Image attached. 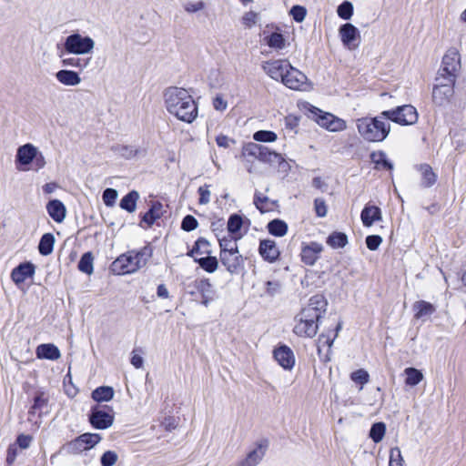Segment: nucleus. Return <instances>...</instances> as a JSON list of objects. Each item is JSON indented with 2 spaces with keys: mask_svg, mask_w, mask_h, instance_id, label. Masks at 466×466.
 <instances>
[{
  "mask_svg": "<svg viewBox=\"0 0 466 466\" xmlns=\"http://www.w3.org/2000/svg\"><path fill=\"white\" fill-rule=\"evenodd\" d=\"M220 253H228L238 250L236 239L230 236L218 238Z\"/></svg>",
  "mask_w": 466,
  "mask_h": 466,
  "instance_id": "45",
  "label": "nucleus"
},
{
  "mask_svg": "<svg viewBox=\"0 0 466 466\" xmlns=\"http://www.w3.org/2000/svg\"><path fill=\"white\" fill-rule=\"evenodd\" d=\"M80 441L86 451L95 447L101 441V436L97 433L86 432L80 435Z\"/></svg>",
  "mask_w": 466,
  "mask_h": 466,
  "instance_id": "44",
  "label": "nucleus"
},
{
  "mask_svg": "<svg viewBox=\"0 0 466 466\" xmlns=\"http://www.w3.org/2000/svg\"><path fill=\"white\" fill-rule=\"evenodd\" d=\"M91 396L97 402L109 401L114 397V390L109 386H100L92 391Z\"/></svg>",
  "mask_w": 466,
  "mask_h": 466,
  "instance_id": "31",
  "label": "nucleus"
},
{
  "mask_svg": "<svg viewBox=\"0 0 466 466\" xmlns=\"http://www.w3.org/2000/svg\"><path fill=\"white\" fill-rule=\"evenodd\" d=\"M274 359L285 370H291L295 364V357L291 349L281 345L273 351Z\"/></svg>",
  "mask_w": 466,
  "mask_h": 466,
  "instance_id": "16",
  "label": "nucleus"
},
{
  "mask_svg": "<svg viewBox=\"0 0 466 466\" xmlns=\"http://www.w3.org/2000/svg\"><path fill=\"white\" fill-rule=\"evenodd\" d=\"M267 228L275 237H283L288 232V224L282 219L275 218L268 222Z\"/></svg>",
  "mask_w": 466,
  "mask_h": 466,
  "instance_id": "29",
  "label": "nucleus"
},
{
  "mask_svg": "<svg viewBox=\"0 0 466 466\" xmlns=\"http://www.w3.org/2000/svg\"><path fill=\"white\" fill-rule=\"evenodd\" d=\"M406 380L405 383L409 386L418 385L423 379L421 371L415 368L405 369Z\"/></svg>",
  "mask_w": 466,
  "mask_h": 466,
  "instance_id": "39",
  "label": "nucleus"
},
{
  "mask_svg": "<svg viewBox=\"0 0 466 466\" xmlns=\"http://www.w3.org/2000/svg\"><path fill=\"white\" fill-rule=\"evenodd\" d=\"M164 100L167 110L177 119L192 123L197 118V104L186 89L169 86L164 92Z\"/></svg>",
  "mask_w": 466,
  "mask_h": 466,
  "instance_id": "1",
  "label": "nucleus"
},
{
  "mask_svg": "<svg viewBox=\"0 0 466 466\" xmlns=\"http://www.w3.org/2000/svg\"><path fill=\"white\" fill-rule=\"evenodd\" d=\"M267 43L272 48L282 49L285 46V39L280 33H272Z\"/></svg>",
  "mask_w": 466,
  "mask_h": 466,
  "instance_id": "53",
  "label": "nucleus"
},
{
  "mask_svg": "<svg viewBox=\"0 0 466 466\" xmlns=\"http://www.w3.org/2000/svg\"><path fill=\"white\" fill-rule=\"evenodd\" d=\"M269 441L262 439L257 443V447L249 451L247 457L238 462V466H257L266 454Z\"/></svg>",
  "mask_w": 466,
  "mask_h": 466,
  "instance_id": "12",
  "label": "nucleus"
},
{
  "mask_svg": "<svg viewBox=\"0 0 466 466\" xmlns=\"http://www.w3.org/2000/svg\"><path fill=\"white\" fill-rule=\"evenodd\" d=\"M117 454L113 451H106L100 458L102 466H114L117 461Z\"/></svg>",
  "mask_w": 466,
  "mask_h": 466,
  "instance_id": "57",
  "label": "nucleus"
},
{
  "mask_svg": "<svg viewBox=\"0 0 466 466\" xmlns=\"http://www.w3.org/2000/svg\"><path fill=\"white\" fill-rule=\"evenodd\" d=\"M35 267L31 262H24L15 267L11 272V279L16 284L23 283L35 274Z\"/></svg>",
  "mask_w": 466,
  "mask_h": 466,
  "instance_id": "19",
  "label": "nucleus"
},
{
  "mask_svg": "<svg viewBox=\"0 0 466 466\" xmlns=\"http://www.w3.org/2000/svg\"><path fill=\"white\" fill-rule=\"evenodd\" d=\"M242 225V217L238 214H232L228 220V230L230 234H236L240 230Z\"/></svg>",
  "mask_w": 466,
  "mask_h": 466,
  "instance_id": "46",
  "label": "nucleus"
},
{
  "mask_svg": "<svg viewBox=\"0 0 466 466\" xmlns=\"http://www.w3.org/2000/svg\"><path fill=\"white\" fill-rule=\"evenodd\" d=\"M195 261L207 272L213 273L218 267V260L216 257L207 255L206 257L195 258Z\"/></svg>",
  "mask_w": 466,
  "mask_h": 466,
  "instance_id": "35",
  "label": "nucleus"
},
{
  "mask_svg": "<svg viewBox=\"0 0 466 466\" xmlns=\"http://www.w3.org/2000/svg\"><path fill=\"white\" fill-rule=\"evenodd\" d=\"M198 226V222L197 218L192 215L185 216L181 222V228L187 232H190L196 229Z\"/></svg>",
  "mask_w": 466,
  "mask_h": 466,
  "instance_id": "54",
  "label": "nucleus"
},
{
  "mask_svg": "<svg viewBox=\"0 0 466 466\" xmlns=\"http://www.w3.org/2000/svg\"><path fill=\"white\" fill-rule=\"evenodd\" d=\"M385 431H386L385 423L376 422L370 428V437L371 438V440L374 442L378 443L383 439V437L385 435Z\"/></svg>",
  "mask_w": 466,
  "mask_h": 466,
  "instance_id": "42",
  "label": "nucleus"
},
{
  "mask_svg": "<svg viewBox=\"0 0 466 466\" xmlns=\"http://www.w3.org/2000/svg\"><path fill=\"white\" fill-rule=\"evenodd\" d=\"M56 77L58 82L65 86H77L81 82V77L77 72L62 69L56 72Z\"/></svg>",
  "mask_w": 466,
  "mask_h": 466,
  "instance_id": "24",
  "label": "nucleus"
},
{
  "mask_svg": "<svg viewBox=\"0 0 466 466\" xmlns=\"http://www.w3.org/2000/svg\"><path fill=\"white\" fill-rule=\"evenodd\" d=\"M350 379L354 382L360 384V390H362L363 386L369 382L370 375L365 370L360 369L350 374Z\"/></svg>",
  "mask_w": 466,
  "mask_h": 466,
  "instance_id": "48",
  "label": "nucleus"
},
{
  "mask_svg": "<svg viewBox=\"0 0 466 466\" xmlns=\"http://www.w3.org/2000/svg\"><path fill=\"white\" fill-rule=\"evenodd\" d=\"M65 49L67 53L75 55H85L90 53L95 42L89 36H82L80 34H72L66 38Z\"/></svg>",
  "mask_w": 466,
  "mask_h": 466,
  "instance_id": "7",
  "label": "nucleus"
},
{
  "mask_svg": "<svg viewBox=\"0 0 466 466\" xmlns=\"http://www.w3.org/2000/svg\"><path fill=\"white\" fill-rule=\"evenodd\" d=\"M323 247L318 242H310L301 249V260L309 266H312L318 260Z\"/></svg>",
  "mask_w": 466,
  "mask_h": 466,
  "instance_id": "21",
  "label": "nucleus"
},
{
  "mask_svg": "<svg viewBox=\"0 0 466 466\" xmlns=\"http://www.w3.org/2000/svg\"><path fill=\"white\" fill-rule=\"evenodd\" d=\"M36 357L50 360H56L61 357L59 349L51 343L40 344L36 348Z\"/></svg>",
  "mask_w": 466,
  "mask_h": 466,
  "instance_id": "23",
  "label": "nucleus"
},
{
  "mask_svg": "<svg viewBox=\"0 0 466 466\" xmlns=\"http://www.w3.org/2000/svg\"><path fill=\"white\" fill-rule=\"evenodd\" d=\"M297 324L294 327V333L299 337L313 338L318 330L319 324L309 319L297 318Z\"/></svg>",
  "mask_w": 466,
  "mask_h": 466,
  "instance_id": "15",
  "label": "nucleus"
},
{
  "mask_svg": "<svg viewBox=\"0 0 466 466\" xmlns=\"http://www.w3.org/2000/svg\"><path fill=\"white\" fill-rule=\"evenodd\" d=\"M253 138L259 142H274L277 139V135L273 131L259 130L254 133Z\"/></svg>",
  "mask_w": 466,
  "mask_h": 466,
  "instance_id": "49",
  "label": "nucleus"
},
{
  "mask_svg": "<svg viewBox=\"0 0 466 466\" xmlns=\"http://www.w3.org/2000/svg\"><path fill=\"white\" fill-rule=\"evenodd\" d=\"M290 64L287 60H272L266 62L262 68L266 74L274 80L282 82Z\"/></svg>",
  "mask_w": 466,
  "mask_h": 466,
  "instance_id": "13",
  "label": "nucleus"
},
{
  "mask_svg": "<svg viewBox=\"0 0 466 466\" xmlns=\"http://www.w3.org/2000/svg\"><path fill=\"white\" fill-rule=\"evenodd\" d=\"M194 288L201 294V297L214 296L212 285L208 279L196 280Z\"/></svg>",
  "mask_w": 466,
  "mask_h": 466,
  "instance_id": "41",
  "label": "nucleus"
},
{
  "mask_svg": "<svg viewBox=\"0 0 466 466\" xmlns=\"http://www.w3.org/2000/svg\"><path fill=\"white\" fill-rule=\"evenodd\" d=\"M315 109L317 110V112L315 113V115L317 116V118H316L317 123L320 127L326 128L327 125L329 124V122L332 119V117L334 116L330 113H323L321 110H319L318 108H315Z\"/></svg>",
  "mask_w": 466,
  "mask_h": 466,
  "instance_id": "62",
  "label": "nucleus"
},
{
  "mask_svg": "<svg viewBox=\"0 0 466 466\" xmlns=\"http://www.w3.org/2000/svg\"><path fill=\"white\" fill-rule=\"evenodd\" d=\"M403 458L398 447L392 448L390 453L389 466H403Z\"/></svg>",
  "mask_w": 466,
  "mask_h": 466,
  "instance_id": "56",
  "label": "nucleus"
},
{
  "mask_svg": "<svg viewBox=\"0 0 466 466\" xmlns=\"http://www.w3.org/2000/svg\"><path fill=\"white\" fill-rule=\"evenodd\" d=\"M111 150L127 159L134 157L138 153V150L137 148H135L132 146L127 145L113 146L111 147Z\"/></svg>",
  "mask_w": 466,
  "mask_h": 466,
  "instance_id": "40",
  "label": "nucleus"
},
{
  "mask_svg": "<svg viewBox=\"0 0 466 466\" xmlns=\"http://www.w3.org/2000/svg\"><path fill=\"white\" fill-rule=\"evenodd\" d=\"M371 162L375 164V168H384L391 170L393 165L387 159L386 154L383 151L372 152L370 154Z\"/></svg>",
  "mask_w": 466,
  "mask_h": 466,
  "instance_id": "34",
  "label": "nucleus"
},
{
  "mask_svg": "<svg viewBox=\"0 0 466 466\" xmlns=\"http://www.w3.org/2000/svg\"><path fill=\"white\" fill-rule=\"evenodd\" d=\"M282 285L279 280L266 282V294L273 297L281 291Z\"/></svg>",
  "mask_w": 466,
  "mask_h": 466,
  "instance_id": "59",
  "label": "nucleus"
},
{
  "mask_svg": "<svg viewBox=\"0 0 466 466\" xmlns=\"http://www.w3.org/2000/svg\"><path fill=\"white\" fill-rule=\"evenodd\" d=\"M138 269L144 267L152 257L153 249L150 246H145L140 250H131Z\"/></svg>",
  "mask_w": 466,
  "mask_h": 466,
  "instance_id": "30",
  "label": "nucleus"
},
{
  "mask_svg": "<svg viewBox=\"0 0 466 466\" xmlns=\"http://www.w3.org/2000/svg\"><path fill=\"white\" fill-rule=\"evenodd\" d=\"M385 119L400 126H411L417 123L419 114L411 105H402L390 110L382 111Z\"/></svg>",
  "mask_w": 466,
  "mask_h": 466,
  "instance_id": "3",
  "label": "nucleus"
},
{
  "mask_svg": "<svg viewBox=\"0 0 466 466\" xmlns=\"http://www.w3.org/2000/svg\"><path fill=\"white\" fill-rule=\"evenodd\" d=\"M242 154L244 157H253L259 161L267 163H279L281 165L284 162L282 156L275 151L269 150L268 147L256 143H248L243 147Z\"/></svg>",
  "mask_w": 466,
  "mask_h": 466,
  "instance_id": "5",
  "label": "nucleus"
},
{
  "mask_svg": "<svg viewBox=\"0 0 466 466\" xmlns=\"http://www.w3.org/2000/svg\"><path fill=\"white\" fill-rule=\"evenodd\" d=\"M367 248L371 250H377L382 242V238L379 235H370L365 239Z\"/></svg>",
  "mask_w": 466,
  "mask_h": 466,
  "instance_id": "61",
  "label": "nucleus"
},
{
  "mask_svg": "<svg viewBox=\"0 0 466 466\" xmlns=\"http://www.w3.org/2000/svg\"><path fill=\"white\" fill-rule=\"evenodd\" d=\"M339 35L344 46L350 49L355 48L358 44H355L357 37L360 36L359 30L352 24L347 23L339 27Z\"/></svg>",
  "mask_w": 466,
  "mask_h": 466,
  "instance_id": "20",
  "label": "nucleus"
},
{
  "mask_svg": "<svg viewBox=\"0 0 466 466\" xmlns=\"http://www.w3.org/2000/svg\"><path fill=\"white\" fill-rule=\"evenodd\" d=\"M118 193L115 188H106L102 195V199L106 207H113L117 198Z\"/></svg>",
  "mask_w": 466,
  "mask_h": 466,
  "instance_id": "51",
  "label": "nucleus"
},
{
  "mask_svg": "<svg viewBox=\"0 0 466 466\" xmlns=\"http://www.w3.org/2000/svg\"><path fill=\"white\" fill-rule=\"evenodd\" d=\"M195 254L198 255H210L209 242L204 238H199L195 242L193 248L189 251L188 256L193 257Z\"/></svg>",
  "mask_w": 466,
  "mask_h": 466,
  "instance_id": "38",
  "label": "nucleus"
},
{
  "mask_svg": "<svg viewBox=\"0 0 466 466\" xmlns=\"http://www.w3.org/2000/svg\"><path fill=\"white\" fill-rule=\"evenodd\" d=\"M314 208L318 217L324 218L327 215V206L325 200L322 198H316L314 200Z\"/></svg>",
  "mask_w": 466,
  "mask_h": 466,
  "instance_id": "63",
  "label": "nucleus"
},
{
  "mask_svg": "<svg viewBox=\"0 0 466 466\" xmlns=\"http://www.w3.org/2000/svg\"><path fill=\"white\" fill-rule=\"evenodd\" d=\"M456 77H457V75H456L455 71H450V68L448 69L446 66L441 65V68L438 71L436 82L444 81L447 83L455 84Z\"/></svg>",
  "mask_w": 466,
  "mask_h": 466,
  "instance_id": "43",
  "label": "nucleus"
},
{
  "mask_svg": "<svg viewBox=\"0 0 466 466\" xmlns=\"http://www.w3.org/2000/svg\"><path fill=\"white\" fill-rule=\"evenodd\" d=\"M453 95L454 84L437 82L432 90V101L438 106H445L450 104Z\"/></svg>",
  "mask_w": 466,
  "mask_h": 466,
  "instance_id": "8",
  "label": "nucleus"
},
{
  "mask_svg": "<svg viewBox=\"0 0 466 466\" xmlns=\"http://www.w3.org/2000/svg\"><path fill=\"white\" fill-rule=\"evenodd\" d=\"M219 260L230 274H238L244 268V259L238 250L219 253Z\"/></svg>",
  "mask_w": 466,
  "mask_h": 466,
  "instance_id": "11",
  "label": "nucleus"
},
{
  "mask_svg": "<svg viewBox=\"0 0 466 466\" xmlns=\"http://www.w3.org/2000/svg\"><path fill=\"white\" fill-rule=\"evenodd\" d=\"M93 261H94V257H93L92 253L86 252L80 258L77 268L81 272L86 273L87 275H91L94 270Z\"/></svg>",
  "mask_w": 466,
  "mask_h": 466,
  "instance_id": "37",
  "label": "nucleus"
},
{
  "mask_svg": "<svg viewBox=\"0 0 466 466\" xmlns=\"http://www.w3.org/2000/svg\"><path fill=\"white\" fill-rule=\"evenodd\" d=\"M111 269L117 275H125L136 272L138 268L135 262L131 251L120 255L111 265Z\"/></svg>",
  "mask_w": 466,
  "mask_h": 466,
  "instance_id": "10",
  "label": "nucleus"
},
{
  "mask_svg": "<svg viewBox=\"0 0 466 466\" xmlns=\"http://www.w3.org/2000/svg\"><path fill=\"white\" fill-rule=\"evenodd\" d=\"M268 201L269 199L268 197L261 196L259 192L255 193L254 204L261 213H265L270 210V208L268 207Z\"/></svg>",
  "mask_w": 466,
  "mask_h": 466,
  "instance_id": "52",
  "label": "nucleus"
},
{
  "mask_svg": "<svg viewBox=\"0 0 466 466\" xmlns=\"http://www.w3.org/2000/svg\"><path fill=\"white\" fill-rule=\"evenodd\" d=\"M328 302L323 295L312 296L306 307H304L297 318H304L319 323L326 313Z\"/></svg>",
  "mask_w": 466,
  "mask_h": 466,
  "instance_id": "6",
  "label": "nucleus"
},
{
  "mask_svg": "<svg viewBox=\"0 0 466 466\" xmlns=\"http://www.w3.org/2000/svg\"><path fill=\"white\" fill-rule=\"evenodd\" d=\"M162 208L163 205L160 202H153L150 208L142 216V222L151 227L157 219L161 218Z\"/></svg>",
  "mask_w": 466,
  "mask_h": 466,
  "instance_id": "26",
  "label": "nucleus"
},
{
  "mask_svg": "<svg viewBox=\"0 0 466 466\" xmlns=\"http://www.w3.org/2000/svg\"><path fill=\"white\" fill-rule=\"evenodd\" d=\"M66 449L72 454H78L86 451L83 442L80 441V436L76 437L70 443H68Z\"/></svg>",
  "mask_w": 466,
  "mask_h": 466,
  "instance_id": "60",
  "label": "nucleus"
},
{
  "mask_svg": "<svg viewBox=\"0 0 466 466\" xmlns=\"http://www.w3.org/2000/svg\"><path fill=\"white\" fill-rule=\"evenodd\" d=\"M55 237L52 233L44 234L38 244V251L42 256H48L53 252Z\"/></svg>",
  "mask_w": 466,
  "mask_h": 466,
  "instance_id": "28",
  "label": "nucleus"
},
{
  "mask_svg": "<svg viewBox=\"0 0 466 466\" xmlns=\"http://www.w3.org/2000/svg\"><path fill=\"white\" fill-rule=\"evenodd\" d=\"M308 78L299 69L293 67L291 65L287 70L282 83L289 89L293 90H306L308 86Z\"/></svg>",
  "mask_w": 466,
  "mask_h": 466,
  "instance_id": "9",
  "label": "nucleus"
},
{
  "mask_svg": "<svg viewBox=\"0 0 466 466\" xmlns=\"http://www.w3.org/2000/svg\"><path fill=\"white\" fill-rule=\"evenodd\" d=\"M258 252L263 259L269 263L275 262L280 254L276 242L271 239L260 240Z\"/></svg>",
  "mask_w": 466,
  "mask_h": 466,
  "instance_id": "18",
  "label": "nucleus"
},
{
  "mask_svg": "<svg viewBox=\"0 0 466 466\" xmlns=\"http://www.w3.org/2000/svg\"><path fill=\"white\" fill-rule=\"evenodd\" d=\"M441 65L446 66L448 69L450 68V71H455L457 73L461 67L459 52L454 48L449 49L442 58Z\"/></svg>",
  "mask_w": 466,
  "mask_h": 466,
  "instance_id": "25",
  "label": "nucleus"
},
{
  "mask_svg": "<svg viewBox=\"0 0 466 466\" xmlns=\"http://www.w3.org/2000/svg\"><path fill=\"white\" fill-rule=\"evenodd\" d=\"M258 15L255 12H248L246 13L242 17L243 24L248 26L251 27L258 22Z\"/></svg>",
  "mask_w": 466,
  "mask_h": 466,
  "instance_id": "64",
  "label": "nucleus"
},
{
  "mask_svg": "<svg viewBox=\"0 0 466 466\" xmlns=\"http://www.w3.org/2000/svg\"><path fill=\"white\" fill-rule=\"evenodd\" d=\"M419 170L422 175V186L424 187H430L433 186L437 180V176L433 172L431 167L428 164H421L419 167Z\"/></svg>",
  "mask_w": 466,
  "mask_h": 466,
  "instance_id": "32",
  "label": "nucleus"
},
{
  "mask_svg": "<svg viewBox=\"0 0 466 466\" xmlns=\"http://www.w3.org/2000/svg\"><path fill=\"white\" fill-rule=\"evenodd\" d=\"M36 150L37 148L30 143L19 147L15 156L16 167L19 170H25V168H21L19 166H28L31 164L36 157Z\"/></svg>",
  "mask_w": 466,
  "mask_h": 466,
  "instance_id": "14",
  "label": "nucleus"
},
{
  "mask_svg": "<svg viewBox=\"0 0 466 466\" xmlns=\"http://www.w3.org/2000/svg\"><path fill=\"white\" fill-rule=\"evenodd\" d=\"M346 128V123L344 120L336 117L335 116L327 125L326 129L331 132L341 131Z\"/></svg>",
  "mask_w": 466,
  "mask_h": 466,
  "instance_id": "58",
  "label": "nucleus"
},
{
  "mask_svg": "<svg viewBox=\"0 0 466 466\" xmlns=\"http://www.w3.org/2000/svg\"><path fill=\"white\" fill-rule=\"evenodd\" d=\"M360 218L363 226L370 228L375 222L382 220L381 209L375 205L367 203L360 213Z\"/></svg>",
  "mask_w": 466,
  "mask_h": 466,
  "instance_id": "17",
  "label": "nucleus"
},
{
  "mask_svg": "<svg viewBox=\"0 0 466 466\" xmlns=\"http://www.w3.org/2000/svg\"><path fill=\"white\" fill-rule=\"evenodd\" d=\"M115 413L108 405L96 404L93 406L88 414V420L93 428L106 430L113 425Z\"/></svg>",
  "mask_w": 466,
  "mask_h": 466,
  "instance_id": "4",
  "label": "nucleus"
},
{
  "mask_svg": "<svg viewBox=\"0 0 466 466\" xmlns=\"http://www.w3.org/2000/svg\"><path fill=\"white\" fill-rule=\"evenodd\" d=\"M382 116V112L375 117L357 119V128L360 135L369 142H381L389 136L390 125Z\"/></svg>",
  "mask_w": 466,
  "mask_h": 466,
  "instance_id": "2",
  "label": "nucleus"
},
{
  "mask_svg": "<svg viewBox=\"0 0 466 466\" xmlns=\"http://www.w3.org/2000/svg\"><path fill=\"white\" fill-rule=\"evenodd\" d=\"M413 309L415 310L416 319H421L425 316H430L435 311L434 306L424 300L416 301L413 305Z\"/></svg>",
  "mask_w": 466,
  "mask_h": 466,
  "instance_id": "33",
  "label": "nucleus"
},
{
  "mask_svg": "<svg viewBox=\"0 0 466 466\" xmlns=\"http://www.w3.org/2000/svg\"><path fill=\"white\" fill-rule=\"evenodd\" d=\"M46 211L48 215L56 223H61L66 218V208L62 201L52 199L46 204Z\"/></svg>",
  "mask_w": 466,
  "mask_h": 466,
  "instance_id": "22",
  "label": "nucleus"
},
{
  "mask_svg": "<svg viewBox=\"0 0 466 466\" xmlns=\"http://www.w3.org/2000/svg\"><path fill=\"white\" fill-rule=\"evenodd\" d=\"M337 13L340 18L344 20H349L353 15L352 3L349 1H344L338 6Z\"/></svg>",
  "mask_w": 466,
  "mask_h": 466,
  "instance_id": "47",
  "label": "nucleus"
},
{
  "mask_svg": "<svg viewBox=\"0 0 466 466\" xmlns=\"http://www.w3.org/2000/svg\"><path fill=\"white\" fill-rule=\"evenodd\" d=\"M139 199V194L136 190H131L120 200L119 206L122 209L133 213L137 208V202Z\"/></svg>",
  "mask_w": 466,
  "mask_h": 466,
  "instance_id": "27",
  "label": "nucleus"
},
{
  "mask_svg": "<svg viewBox=\"0 0 466 466\" xmlns=\"http://www.w3.org/2000/svg\"><path fill=\"white\" fill-rule=\"evenodd\" d=\"M289 14L296 22L301 23L306 17L307 9L302 5H296L291 7Z\"/></svg>",
  "mask_w": 466,
  "mask_h": 466,
  "instance_id": "55",
  "label": "nucleus"
},
{
  "mask_svg": "<svg viewBox=\"0 0 466 466\" xmlns=\"http://www.w3.org/2000/svg\"><path fill=\"white\" fill-rule=\"evenodd\" d=\"M327 244L333 248H344L348 244V237L342 232H333L328 237Z\"/></svg>",
  "mask_w": 466,
  "mask_h": 466,
  "instance_id": "36",
  "label": "nucleus"
},
{
  "mask_svg": "<svg viewBox=\"0 0 466 466\" xmlns=\"http://www.w3.org/2000/svg\"><path fill=\"white\" fill-rule=\"evenodd\" d=\"M89 59H84L79 57H69L62 60L64 66H73L77 68H85L88 66Z\"/></svg>",
  "mask_w": 466,
  "mask_h": 466,
  "instance_id": "50",
  "label": "nucleus"
}]
</instances>
